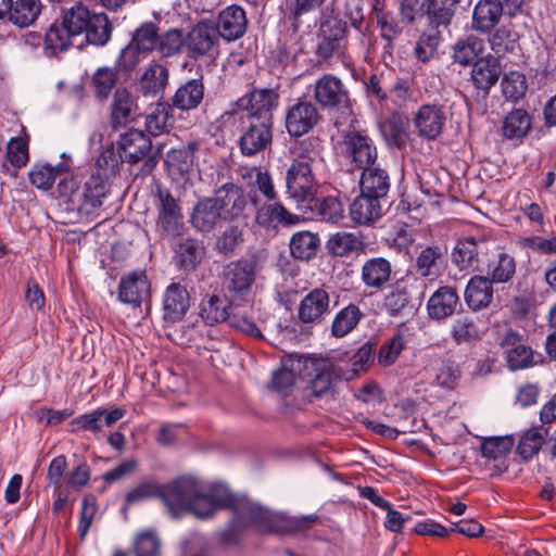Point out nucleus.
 <instances>
[{
	"label": "nucleus",
	"mask_w": 556,
	"mask_h": 556,
	"mask_svg": "<svg viewBox=\"0 0 556 556\" xmlns=\"http://www.w3.org/2000/svg\"><path fill=\"white\" fill-rule=\"evenodd\" d=\"M317 520L318 516L315 514L290 517L245 496L236 516L220 533V543L236 545L248 529H253L258 534H294L311 529Z\"/></svg>",
	"instance_id": "1"
},
{
	"label": "nucleus",
	"mask_w": 556,
	"mask_h": 556,
	"mask_svg": "<svg viewBox=\"0 0 556 556\" xmlns=\"http://www.w3.org/2000/svg\"><path fill=\"white\" fill-rule=\"evenodd\" d=\"M491 51L484 53L482 39L471 35L458 40L453 50L454 62L473 70H509L522 62L517 33L506 26L497 28L489 39Z\"/></svg>",
	"instance_id": "2"
},
{
	"label": "nucleus",
	"mask_w": 556,
	"mask_h": 556,
	"mask_svg": "<svg viewBox=\"0 0 556 556\" xmlns=\"http://www.w3.org/2000/svg\"><path fill=\"white\" fill-rule=\"evenodd\" d=\"M112 29L105 13H91L87 7L77 3L64 14L61 24L50 25L45 35V45L54 52L64 51L71 45V37L85 34L89 43L104 46L111 38Z\"/></svg>",
	"instance_id": "3"
},
{
	"label": "nucleus",
	"mask_w": 556,
	"mask_h": 556,
	"mask_svg": "<svg viewBox=\"0 0 556 556\" xmlns=\"http://www.w3.org/2000/svg\"><path fill=\"white\" fill-rule=\"evenodd\" d=\"M348 35V24L340 16L334 2L327 4L318 18V46L316 55L319 65L346 66L341 51L342 43Z\"/></svg>",
	"instance_id": "4"
},
{
	"label": "nucleus",
	"mask_w": 556,
	"mask_h": 556,
	"mask_svg": "<svg viewBox=\"0 0 556 556\" xmlns=\"http://www.w3.org/2000/svg\"><path fill=\"white\" fill-rule=\"evenodd\" d=\"M60 197L67 198L83 216H98L103 200L110 192V182L99 175H90L80 187L74 177H65L58 184Z\"/></svg>",
	"instance_id": "5"
},
{
	"label": "nucleus",
	"mask_w": 556,
	"mask_h": 556,
	"mask_svg": "<svg viewBox=\"0 0 556 556\" xmlns=\"http://www.w3.org/2000/svg\"><path fill=\"white\" fill-rule=\"evenodd\" d=\"M338 149L341 160L351 173L378 162V148L365 130L343 131Z\"/></svg>",
	"instance_id": "6"
},
{
	"label": "nucleus",
	"mask_w": 556,
	"mask_h": 556,
	"mask_svg": "<svg viewBox=\"0 0 556 556\" xmlns=\"http://www.w3.org/2000/svg\"><path fill=\"white\" fill-rule=\"evenodd\" d=\"M162 501L174 517L189 511L199 518L202 482L191 476H182L162 484Z\"/></svg>",
	"instance_id": "7"
},
{
	"label": "nucleus",
	"mask_w": 556,
	"mask_h": 556,
	"mask_svg": "<svg viewBox=\"0 0 556 556\" xmlns=\"http://www.w3.org/2000/svg\"><path fill=\"white\" fill-rule=\"evenodd\" d=\"M257 276L255 257H241L226 263L218 278L222 290L232 299H242L251 290Z\"/></svg>",
	"instance_id": "8"
},
{
	"label": "nucleus",
	"mask_w": 556,
	"mask_h": 556,
	"mask_svg": "<svg viewBox=\"0 0 556 556\" xmlns=\"http://www.w3.org/2000/svg\"><path fill=\"white\" fill-rule=\"evenodd\" d=\"M339 295L331 287L321 285L308 290L301 299L296 308V319L304 326L321 325L330 315L332 301L338 303Z\"/></svg>",
	"instance_id": "9"
},
{
	"label": "nucleus",
	"mask_w": 556,
	"mask_h": 556,
	"mask_svg": "<svg viewBox=\"0 0 556 556\" xmlns=\"http://www.w3.org/2000/svg\"><path fill=\"white\" fill-rule=\"evenodd\" d=\"M119 157L128 163L135 164L143 161L139 170L140 175L148 176L159 163V154L151 153L152 142L149 136L138 129H129L119 137Z\"/></svg>",
	"instance_id": "10"
},
{
	"label": "nucleus",
	"mask_w": 556,
	"mask_h": 556,
	"mask_svg": "<svg viewBox=\"0 0 556 556\" xmlns=\"http://www.w3.org/2000/svg\"><path fill=\"white\" fill-rule=\"evenodd\" d=\"M211 198L227 223L244 217L250 204L257 203V195H251L242 186L232 181H226L214 189Z\"/></svg>",
	"instance_id": "11"
},
{
	"label": "nucleus",
	"mask_w": 556,
	"mask_h": 556,
	"mask_svg": "<svg viewBox=\"0 0 556 556\" xmlns=\"http://www.w3.org/2000/svg\"><path fill=\"white\" fill-rule=\"evenodd\" d=\"M286 193L298 203L313 199L317 181L312 165L303 157H295L286 170Z\"/></svg>",
	"instance_id": "12"
},
{
	"label": "nucleus",
	"mask_w": 556,
	"mask_h": 556,
	"mask_svg": "<svg viewBox=\"0 0 556 556\" xmlns=\"http://www.w3.org/2000/svg\"><path fill=\"white\" fill-rule=\"evenodd\" d=\"M278 93L271 88L254 89L237 101L239 121L273 122Z\"/></svg>",
	"instance_id": "13"
},
{
	"label": "nucleus",
	"mask_w": 556,
	"mask_h": 556,
	"mask_svg": "<svg viewBox=\"0 0 556 556\" xmlns=\"http://www.w3.org/2000/svg\"><path fill=\"white\" fill-rule=\"evenodd\" d=\"M492 248H495L494 241L484 235L467 236L457 241L452 261L460 270H480V264L489 256Z\"/></svg>",
	"instance_id": "14"
},
{
	"label": "nucleus",
	"mask_w": 556,
	"mask_h": 556,
	"mask_svg": "<svg viewBox=\"0 0 556 556\" xmlns=\"http://www.w3.org/2000/svg\"><path fill=\"white\" fill-rule=\"evenodd\" d=\"M156 210H157V227L165 238L180 237L185 229L184 215L181 207L172 194V192L162 188L156 187L155 192Z\"/></svg>",
	"instance_id": "15"
},
{
	"label": "nucleus",
	"mask_w": 556,
	"mask_h": 556,
	"mask_svg": "<svg viewBox=\"0 0 556 556\" xmlns=\"http://www.w3.org/2000/svg\"><path fill=\"white\" fill-rule=\"evenodd\" d=\"M244 497L245 495L235 494L223 483H213L208 490L202 484L199 518H211L218 509H230L236 516Z\"/></svg>",
	"instance_id": "16"
},
{
	"label": "nucleus",
	"mask_w": 556,
	"mask_h": 556,
	"mask_svg": "<svg viewBox=\"0 0 556 556\" xmlns=\"http://www.w3.org/2000/svg\"><path fill=\"white\" fill-rule=\"evenodd\" d=\"M239 148L243 155L252 156L265 151L273 141L274 122L239 121Z\"/></svg>",
	"instance_id": "17"
},
{
	"label": "nucleus",
	"mask_w": 556,
	"mask_h": 556,
	"mask_svg": "<svg viewBox=\"0 0 556 556\" xmlns=\"http://www.w3.org/2000/svg\"><path fill=\"white\" fill-rule=\"evenodd\" d=\"M151 296V283L146 270L136 269L122 276L118 283L117 299L131 305L134 308L140 307Z\"/></svg>",
	"instance_id": "18"
},
{
	"label": "nucleus",
	"mask_w": 556,
	"mask_h": 556,
	"mask_svg": "<svg viewBox=\"0 0 556 556\" xmlns=\"http://www.w3.org/2000/svg\"><path fill=\"white\" fill-rule=\"evenodd\" d=\"M214 27L224 40L228 42L236 41L247 33V13L240 5H229L218 13Z\"/></svg>",
	"instance_id": "19"
},
{
	"label": "nucleus",
	"mask_w": 556,
	"mask_h": 556,
	"mask_svg": "<svg viewBox=\"0 0 556 556\" xmlns=\"http://www.w3.org/2000/svg\"><path fill=\"white\" fill-rule=\"evenodd\" d=\"M319 121L316 106L308 101H299L286 115V128L291 137H301L312 130Z\"/></svg>",
	"instance_id": "20"
},
{
	"label": "nucleus",
	"mask_w": 556,
	"mask_h": 556,
	"mask_svg": "<svg viewBox=\"0 0 556 556\" xmlns=\"http://www.w3.org/2000/svg\"><path fill=\"white\" fill-rule=\"evenodd\" d=\"M190 307V294L179 282H172L164 291L162 300L163 319L177 323L184 319Z\"/></svg>",
	"instance_id": "21"
},
{
	"label": "nucleus",
	"mask_w": 556,
	"mask_h": 556,
	"mask_svg": "<svg viewBox=\"0 0 556 556\" xmlns=\"http://www.w3.org/2000/svg\"><path fill=\"white\" fill-rule=\"evenodd\" d=\"M255 208V223L266 229L276 228L278 225L291 226L299 222V217L290 213L280 200L260 203L257 199Z\"/></svg>",
	"instance_id": "22"
},
{
	"label": "nucleus",
	"mask_w": 556,
	"mask_h": 556,
	"mask_svg": "<svg viewBox=\"0 0 556 556\" xmlns=\"http://www.w3.org/2000/svg\"><path fill=\"white\" fill-rule=\"evenodd\" d=\"M393 273L391 262L382 256H375L366 260L361 267V280L363 285L378 292L390 282Z\"/></svg>",
	"instance_id": "23"
},
{
	"label": "nucleus",
	"mask_w": 556,
	"mask_h": 556,
	"mask_svg": "<svg viewBox=\"0 0 556 556\" xmlns=\"http://www.w3.org/2000/svg\"><path fill=\"white\" fill-rule=\"evenodd\" d=\"M462 309V303L455 288L440 287L429 298L427 303L428 316L433 320L451 317Z\"/></svg>",
	"instance_id": "24"
},
{
	"label": "nucleus",
	"mask_w": 556,
	"mask_h": 556,
	"mask_svg": "<svg viewBox=\"0 0 556 556\" xmlns=\"http://www.w3.org/2000/svg\"><path fill=\"white\" fill-rule=\"evenodd\" d=\"M414 125L419 137L434 140L441 135L445 125L444 112L438 105L424 104L415 114Z\"/></svg>",
	"instance_id": "25"
},
{
	"label": "nucleus",
	"mask_w": 556,
	"mask_h": 556,
	"mask_svg": "<svg viewBox=\"0 0 556 556\" xmlns=\"http://www.w3.org/2000/svg\"><path fill=\"white\" fill-rule=\"evenodd\" d=\"M361 170L359 190L369 195L387 201L391 188V178L386 168L379 162L364 167Z\"/></svg>",
	"instance_id": "26"
},
{
	"label": "nucleus",
	"mask_w": 556,
	"mask_h": 556,
	"mask_svg": "<svg viewBox=\"0 0 556 556\" xmlns=\"http://www.w3.org/2000/svg\"><path fill=\"white\" fill-rule=\"evenodd\" d=\"M494 283L490 277L483 275L472 276L465 288L464 299L467 306L477 312L489 307L494 298Z\"/></svg>",
	"instance_id": "27"
},
{
	"label": "nucleus",
	"mask_w": 556,
	"mask_h": 556,
	"mask_svg": "<svg viewBox=\"0 0 556 556\" xmlns=\"http://www.w3.org/2000/svg\"><path fill=\"white\" fill-rule=\"evenodd\" d=\"M387 201L359 192L350 205L351 219L364 226H370L382 217V206Z\"/></svg>",
	"instance_id": "28"
},
{
	"label": "nucleus",
	"mask_w": 556,
	"mask_h": 556,
	"mask_svg": "<svg viewBox=\"0 0 556 556\" xmlns=\"http://www.w3.org/2000/svg\"><path fill=\"white\" fill-rule=\"evenodd\" d=\"M205 253L206 250L202 241L192 237H186L180 238L177 243L174 258L180 270L191 273L201 264Z\"/></svg>",
	"instance_id": "29"
},
{
	"label": "nucleus",
	"mask_w": 556,
	"mask_h": 556,
	"mask_svg": "<svg viewBox=\"0 0 556 556\" xmlns=\"http://www.w3.org/2000/svg\"><path fill=\"white\" fill-rule=\"evenodd\" d=\"M222 222L224 216L211 197L200 199L190 216L192 227L204 233L213 231Z\"/></svg>",
	"instance_id": "30"
},
{
	"label": "nucleus",
	"mask_w": 556,
	"mask_h": 556,
	"mask_svg": "<svg viewBox=\"0 0 556 556\" xmlns=\"http://www.w3.org/2000/svg\"><path fill=\"white\" fill-rule=\"evenodd\" d=\"M328 253L336 257H349L365 252L366 243L359 233L338 231L326 242Z\"/></svg>",
	"instance_id": "31"
},
{
	"label": "nucleus",
	"mask_w": 556,
	"mask_h": 556,
	"mask_svg": "<svg viewBox=\"0 0 556 556\" xmlns=\"http://www.w3.org/2000/svg\"><path fill=\"white\" fill-rule=\"evenodd\" d=\"M503 15V3L500 0H479L472 12V29L481 33H490L500 22Z\"/></svg>",
	"instance_id": "32"
},
{
	"label": "nucleus",
	"mask_w": 556,
	"mask_h": 556,
	"mask_svg": "<svg viewBox=\"0 0 556 556\" xmlns=\"http://www.w3.org/2000/svg\"><path fill=\"white\" fill-rule=\"evenodd\" d=\"M315 99L323 108H334L346 100V91L339 78L326 74L315 85Z\"/></svg>",
	"instance_id": "33"
},
{
	"label": "nucleus",
	"mask_w": 556,
	"mask_h": 556,
	"mask_svg": "<svg viewBox=\"0 0 556 556\" xmlns=\"http://www.w3.org/2000/svg\"><path fill=\"white\" fill-rule=\"evenodd\" d=\"M516 258L505 251H500L486 263V275L494 285L510 283L516 276Z\"/></svg>",
	"instance_id": "34"
},
{
	"label": "nucleus",
	"mask_w": 556,
	"mask_h": 556,
	"mask_svg": "<svg viewBox=\"0 0 556 556\" xmlns=\"http://www.w3.org/2000/svg\"><path fill=\"white\" fill-rule=\"evenodd\" d=\"M364 317V313L361 308L350 303L346 306L340 308L333 316L330 325L331 337L336 339H342L350 334Z\"/></svg>",
	"instance_id": "35"
},
{
	"label": "nucleus",
	"mask_w": 556,
	"mask_h": 556,
	"mask_svg": "<svg viewBox=\"0 0 556 556\" xmlns=\"http://www.w3.org/2000/svg\"><path fill=\"white\" fill-rule=\"evenodd\" d=\"M218 34L214 25L199 23L188 36V48L194 55L211 53L218 42Z\"/></svg>",
	"instance_id": "36"
},
{
	"label": "nucleus",
	"mask_w": 556,
	"mask_h": 556,
	"mask_svg": "<svg viewBox=\"0 0 556 556\" xmlns=\"http://www.w3.org/2000/svg\"><path fill=\"white\" fill-rule=\"evenodd\" d=\"M137 103L132 96L126 90H117L114 96L111 112V126L114 130L126 126L137 112Z\"/></svg>",
	"instance_id": "37"
},
{
	"label": "nucleus",
	"mask_w": 556,
	"mask_h": 556,
	"mask_svg": "<svg viewBox=\"0 0 556 556\" xmlns=\"http://www.w3.org/2000/svg\"><path fill=\"white\" fill-rule=\"evenodd\" d=\"M182 46L184 39L179 29L172 28L162 35L160 34V41H157L156 48L161 59L165 60V62L164 64H159L154 63L153 60L146 70H166V66L172 65L167 59L179 55Z\"/></svg>",
	"instance_id": "38"
},
{
	"label": "nucleus",
	"mask_w": 556,
	"mask_h": 556,
	"mask_svg": "<svg viewBox=\"0 0 556 556\" xmlns=\"http://www.w3.org/2000/svg\"><path fill=\"white\" fill-rule=\"evenodd\" d=\"M230 307L229 302L219 295L212 294L202 299L200 304V317L210 326L226 321L229 324V318L232 316L228 313Z\"/></svg>",
	"instance_id": "39"
},
{
	"label": "nucleus",
	"mask_w": 556,
	"mask_h": 556,
	"mask_svg": "<svg viewBox=\"0 0 556 556\" xmlns=\"http://www.w3.org/2000/svg\"><path fill=\"white\" fill-rule=\"evenodd\" d=\"M289 247L294 258L308 262L317 255L320 240L318 235L312 231H298L292 235Z\"/></svg>",
	"instance_id": "40"
},
{
	"label": "nucleus",
	"mask_w": 556,
	"mask_h": 556,
	"mask_svg": "<svg viewBox=\"0 0 556 556\" xmlns=\"http://www.w3.org/2000/svg\"><path fill=\"white\" fill-rule=\"evenodd\" d=\"M381 132L386 140L402 149L406 147L409 134H408V118L401 115L400 113H392L383 123L380 125Z\"/></svg>",
	"instance_id": "41"
},
{
	"label": "nucleus",
	"mask_w": 556,
	"mask_h": 556,
	"mask_svg": "<svg viewBox=\"0 0 556 556\" xmlns=\"http://www.w3.org/2000/svg\"><path fill=\"white\" fill-rule=\"evenodd\" d=\"M341 368L329 363L321 362L316 365L315 374L311 381L312 393L316 397H320L332 390L336 379L343 378Z\"/></svg>",
	"instance_id": "42"
},
{
	"label": "nucleus",
	"mask_w": 556,
	"mask_h": 556,
	"mask_svg": "<svg viewBox=\"0 0 556 556\" xmlns=\"http://www.w3.org/2000/svg\"><path fill=\"white\" fill-rule=\"evenodd\" d=\"M308 207L313 215L324 222L338 223L343 219V204L338 197L328 195L324 198L308 199Z\"/></svg>",
	"instance_id": "43"
},
{
	"label": "nucleus",
	"mask_w": 556,
	"mask_h": 556,
	"mask_svg": "<svg viewBox=\"0 0 556 556\" xmlns=\"http://www.w3.org/2000/svg\"><path fill=\"white\" fill-rule=\"evenodd\" d=\"M410 292L408 280L399 279L386 293L383 299V307L390 316L401 315L409 305Z\"/></svg>",
	"instance_id": "44"
},
{
	"label": "nucleus",
	"mask_w": 556,
	"mask_h": 556,
	"mask_svg": "<svg viewBox=\"0 0 556 556\" xmlns=\"http://www.w3.org/2000/svg\"><path fill=\"white\" fill-rule=\"evenodd\" d=\"M531 126L530 114L523 109H514L503 121L502 134L506 139H521L528 135Z\"/></svg>",
	"instance_id": "45"
},
{
	"label": "nucleus",
	"mask_w": 556,
	"mask_h": 556,
	"mask_svg": "<svg viewBox=\"0 0 556 556\" xmlns=\"http://www.w3.org/2000/svg\"><path fill=\"white\" fill-rule=\"evenodd\" d=\"M41 8L40 0H16L12 2L9 20L18 27H27L38 18Z\"/></svg>",
	"instance_id": "46"
},
{
	"label": "nucleus",
	"mask_w": 556,
	"mask_h": 556,
	"mask_svg": "<svg viewBox=\"0 0 556 556\" xmlns=\"http://www.w3.org/2000/svg\"><path fill=\"white\" fill-rule=\"evenodd\" d=\"M204 86L201 79H192L181 86L173 98L176 108L188 111L195 109L203 100Z\"/></svg>",
	"instance_id": "47"
},
{
	"label": "nucleus",
	"mask_w": 556,
	"mask_h": 556,
	"mask_svg": "<svg viewBox=\"0 0 556 556\" xmlns=\"http://www.w3.org/2000/svg\"><path fill=\"white\" fill-rule=\"evenodd\" d=\"M244 242V232L238 225H229L216 238L214 250L224 257L233 256Z\"/></svg>",
	"instance_id": "48"
},
{
	"label": "nucleus",
	"mask_w": 556,
	"mask_h": 556,
	"mask_svg": "<svg viewBox=\"0 0 556 556\" xmlns=\"http://www.w3.org/2000/svg\"><path fill=\"white\" fill-rule=\"evenodd\" d=\"M457 0H429L427 15L430 24L437 29L440 26L446 27L456 11Z\"/></svg>",
	"instance_id": "49"
},
{
	"label": "nucleus",
	"mask_w": 556,
	"mask_h": 556,
	"mask_svg": "<svg viewBox=\"0 0 556 556\" xmlns=\"http://www.w3.org/2000/svg\"><path fill=\"white\" fill-rule=\"evenodd\" d=\"M172 106L166 102H157L150 108L146 117V129L152 136L167 131Z\"/></svg>",
	"instance_id": "50"
},
{
	"label": "nucleus",
	"mask_w": 556,
	"mask_h": 556,
	"mask_svg": "<svg viewBox=\"0 0 556 556\" xmlns=\"http://www.w3.org/2000/svg\"><path fill=\"white\" fill-rule=\"evenodd\" d=\"M547 429L543 427H533L529 429L520 439L517 452L525 460L532 458L541 450Z\"/></svg>",
	"instance_id": "51"
},
{
	"label": "nucleus",
	"mask_w": 556,
	"mask_h": 556,
	"mask_svg": "<svg viewBox=\"0 0 556 556\" xmlns=\"http://www.w3.org/2000/svg\"><path fill=\"white\" fill-rule=\"evenodd\" d=\"M502 92L506 100L518 102L528 89V83L522 72H507L502 79Z\"/></svg>",
	"instance_id": "52"
},
{
	"label": "nucleus",
	"mask_w": 556,
	"mask_h": 556,
	"mask_svg": "<svg viewBox=\"0 0 556 556\" xmlns=\"http://www.w3.org/2000/svg\"><path fill=\"white\" fill-rule=\"evenodd\" d=\"M440 41L441 36L438 29L432 28L420 35L414 49L416 59L424 64L434 59L438 54Z\"/></svg>",
	"instance_id": "53"
},
{
	"label": "nucleus",
	"mask_w": 556,
	"mask_h": 556,
	"mask_svg": "<svg viewBox=\"0 0 556 556\" xmlns=\"http://www.w3.org/2000/svg\"><path fill=\"white\" fill-rule=\"evenodd\" d=\"M372 363L374 344L366 342L359 346L357 351L350 357L351 368L345 374H343V379L351 380L361 371H367Z\"/></svg>",
	"instance_id": "54"
},
{
	"label": "nucleus",
	"mask_w": 556,
	"mask_h": 556,
	"mask_svg": "<svg viewBox=\"0 0 556 556\" xmlns=\"http://www.w3.org/2000/svg\"><path fill=\"white\" fill-rule=\"evenodd\" d=\"M326 0H290L289 16L293 24H302L326 7Z\"/></svg>",
	"instance_id": "55"
},
{
	"label": "nucleus",
	"mask_w": 556,
	"mask_h": 556,
	"mask_svg": "<svg viewBox=\"0 0 556 556\" xmlns=\"http://www.w3.org/2000/svg\"><path fill=\"white\" fill-rule=\"evenodd\" d=\"M131 40L151 54L160 41V28L153 22L142 23L134 31Z\"/></svg>",
	"instance_id": "56"
},
{
	"label": "nucleus",
	"mask_w": 556,
	"mask_h": 556,
	"mask_svg": "<svg viewBox=\"0 0 556 556\" xmlns=\"http://www.w3.org/2000/svg\"><path fill=\"white\" fill-rule=\"evenodd\" d=\"M119 172V161L113 149L104 150L96 160V170L91 175H99L104 181H110Z\"/></svg>",
	"instance_id": "57"
},
{
	"label": "nucleus",
	"mask_w": 556,
	"mask_h": 556,
	"mask_svg": "<svg viewBox=\"0 0 556 556\" xmlns=\"http://www.w3.org/2000/svg\"><path fill=\"white\" fill-rule=\"evenodd\" d=\"M453 340L457 344L470 343L479 339V330L471 318L460 317L454 320L451 329Z\"/></svg>",
	"instance_id": "58"
},
{
	"label": "nucleus",
	"mask_w": 556,
	"mask_h": 556,
	"mask_svg": "<svg viewBox=\"0 0 556 556\" xmlns=\"http://www.w3.org/2000/svg\"><path fill=\"white\" fill-rule=\"evenodd\" d=\"M506 359L511 370L529 368L538 364L534 351L522 343L510 349L509 352H507Z\"/></svg>",
	"instance_id": "59"
},
{
	"label": "nucleus",
	"mask_w": 556,
	"mask_h": 556,
	"mask_svg": "<svg viewBox=\"0 0 556 556\" xmlns=\"http://www.w3.org/2000/svg\"><path fill=\"white\" fill-rule=\"evenodd\" d=\"M102 417L103 413L101 408L79 415L71 420V431H91L92 433H98L102 430Z\"/></svg>",
	"instance_id": "60"
},
{
	"label": "nucleus",
	"mask_w": 556,
	"mask_h": 556,
	"mask_svg": "<svg viewBox=\"0 0 556 556\" xmlns=\"http://www.w3.org/2000/svg\"><path fill=\"white\" fill-rule=\"evenodd\" d=\"M404 349V338L397 332L384 341L378 352V363L384 367L393 365Z\"/></svg>",
	"instance_id": "61"
},
{
	"label": "nucleus",
	"mask_w": 556,
	"mask_h": 556,
	"mask_svg": "<svg viewBox=\"0 0 556 556\" xmlns=\"http://www.w3.org/2000/svg\"><path fill=\"white\" fill-rule=\"evenodd\" d=\"M150 53L142 50L132 40L121 51L116 62L115 70H134L141 61L146 60Z\"/></svg>",
	"instance_id": "62"
},
{
	"label": "nucleus",
	"mask_w": 556,
	"mask_h": 556,
	"mask_svg": "<svg viewBox=\"0 0 556 556\" xmlns=\"http://www.w3.org/2000/svg\"><path fill=\"white\" fill-rule=\"evenodd\" d=\"M442 257V251L439 247H427L416 258V269L422 277L435 275L437 262Z\"/></svg>",
	"instance_id": "63"
},
{
	"label": "nucleus",
	"mask_w": 556,
	"mask_h": 556,
	"mask_svg": "<svg viewBox=\"0 0 556 556\" xmlns=\"http://www.w3.org/2000/svg\"><path fill=\"white\" fill-rule=\"evenodd\" d=\"M513 447V441L508 437L485 439L481 444V454L489 459H498L506 456Z\"/></svg>",
	"instance_id": "64"
}]
</instances>
